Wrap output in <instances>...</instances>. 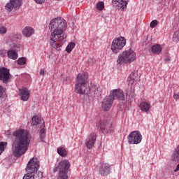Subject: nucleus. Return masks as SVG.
<instances>
[{
  "label": "nucleus",
  "instance_id": "f03ea898",
  "mask_svg": "<svg viewBox=\"0 0 179 179\" xmlns=\"http://www.w3.org/2000/svg\"><path fill=\"white\" fill-rule=\"evenodd\" d=\"M67 26L66 21L59 17V30H54L50 39V45L52 50L61 51V47L66 41V34L64 33V30H66Z\"/></svg>",
  "mask_w": 179,
  "mask_h": 179
},
{
  "label": "nucleus",
  "instance_id": "5701e85b",
  "mask_svg": "<svg viewBox=\"0 0 179 179\" xmlns=\"http://www.w3.org/2000/svg\"><path fill=\"white\" fill-rule=\"evenodd\" d=\"M57 153L62 157H66L68 155V151L64 147H59L57 148Z\"/></svg>",
  "mask_w": 179,
  "mask_h": 179
},
{
  "label": "nucleus",
  "instance_id": "58836bf2",
  "mask_svg": "<svg viewBox=\"0 0 179 179\" xmlns=\"http://www.w3.org/2000/svg\"><path fill=\"white\" fill-rule=\"evenodd\" d=\"M36 3H43L45 0H34Z\"/></svg>",
  "mask_w": 179,
  "mask_h": 179
},
{
  "label": "nucleus",
  "instance_id": "412c9836",
  "mask_svg": "<svg viewBox=\"0 0 179 179\" xmlns=\"http://www.w3.org/2000/svg\"><path fill=\"white\" fill-rule=\"evenodd\" d=\"M140 108L141 111H144V113H148L149 110H150V103L148 102H142L140 103Z\"/></svg>",
  "mask_w": 179,
  "mask_h": 179
},
{
  "label": "nucleus",
  "instance_id": "20e7f679",
  "mask_svg": "<svg viewBox=\"0 0 179 179\" xmlns=\"http://www.w3.org/2000/svg\"><path fill=\"white\" fill-rule=\"evenodd\" d=\"M87 73L77 75V80L76 81L75 92L77 94H90L92 88L86 87L87 85Z\"/></svg>",
  "mask_w": 179,
  "mask_h": 179
},
{
  "label": "nucleus",
  "instance_id": "4c0bfd02",
  "mask_svg": "<svg viewBox=\"0 0 179 179\" xmlns=\"http://www.w3.org/2000/svg\"><path fill=\"white\" fill-rule=\"evenodd\" d=\"M39 73L40 75H43V76H44V75H45V71H44V69H41Z\"/></svg>",
  "mask_w": 179,
  "mask_h": 179
},
{
  "label": "nucleus",
  "instance_id": "aec40b11",
  "mask_svg": "<svg viewBox=\"0 0 179 179\" xmlns=\"http://www.w3.org/2000/svg\"><path fill=\"white\" fill-rule=\"evenodd\" d=\"M162 50H163V48H162V45H160V44H155L151 48L152 54H160L162 52Z\"/></svg>",
  "mask_w": 179,
  "mask_h": 179
},
{
  "label": "nucleus",
  "instance_id": "e433bc0d",
  "mask_svg": "<svg viewBox=\"0 0 179 179\" xmlns=\"http://www.w3.org/2000/svg\"><path fill=\"white\" fill-rule=\"evenodd\" d=\"M173 99H175V100H179V92L173 94Z\"/></svg>",
  "mask_w": 179,
  "mask_h": 179
},
{
  "label": "nucleus",
  "instance_id": "c85d7f7f",
  "mask_svg": "<svg viewBox=\"0 0 179 179\" xmlns=\"http://www.w3.org/2000/svg\"><path fill=\"white\" fill-rule=\"evenodd\" d=\"M57 179H68V172H59Z\"/></svg>",
  "mask_w": 179,
  "mask_h": 179
},
{
  "label": "nucleus",
  "instance_id": "473e14b6",
  "mask_svg": "<svg viewBox=\"0 0 179 179\" xmlns=\"http://www.w3.org/2000/svg\"><path fill=\"white\" fill-rule=\"evenodd\" d=\"M92 89L95 90L94 92V94L96 96H100V92H99V87H97V86L92 87Z\"/></svg>",
  "mask_w": 179,
  "mask_h": 179
},
{
  "label": "nucleus",
  "instance_id": "f8f14e48",
  "mask_svg": "<svg viewBox=\"0 0 179 179\" xmlns=\"http://www.w3.org/2000/svg\"><path fill=\"white\" fill-rule=\"evenodd\" d=\"M114 100V96H112L110 94H109L108 96H106L102 101V110H103V111H108V110L113 107Z\"/></svg>",
  "mask_w": 179,
  "mask_h": 179
},
{
  "label": "nucleus",
  "instance_id": "2eb2a0df",
  "mask_svg": "<svg viewBox=\"0 0 179 179\" xmlns=\"http://www.w3.org/2000/svg\"><path fill=\"white\" fill-rule=\"evenodd\" d=\"M129 0H112L113 5H115L119 10H125Z\"/></svg>",
  "mask_w": 179,
  "mask_h": 179
},
{
  "label": "nucleus",
  "instance_id": "a211bd4d",
  "mask_svg": "<svg viewBox=\"0 0 179 179\" xmlns=\"http://www.w3.org/2000/svg\"><path fill=\"white\" fill-rule=\"evenodd\" d=\"M20 96L22 101H27V100H29V97H30V92H29L27 89L20 90Z\"/></svg>",
  "mask_w": 179,
  "mask_h": 179
},
{
  "label": "nucleus",
  "instance_id": "dca6fc26",
  "mask_svg": "<svg viewBox=\"0 0 179 179\" xmlns=\"http://www.w3.org/2000/svg\"><path fill=\"white\" fill-rule=\"evenodd\" d=\"M111 171V166L108 164H102L99 173L101 176H103V177H106V176H108Z\"/></svg>",
  "mask_w": 179,
  "mask_h": 179
},
{
  "label": "nucleus",
  "instance_id": "0eeeda50",
  "mask_svg": "<svg viewBox=\"0 0 179 179\" xmlns=\"http://www.w3.org/2000/svg\"><path fill=\"white\" fill-rule=\"evenodd\" d=\"M127 45V39L124 36L115 38L111 43V50L113 54H118L122 51V48Z\"/></svg>",
  "mask_w": 179,
  "mask_h": 179
},
{
  "label": "nucleus",
  "instance_id": "f3484780",
  "mask_svg": "<svg viewBox=\"0 0 179 179\" xmlns=\"http://www.w3.org/2000/svg\"><path fill=\"white\" fill-rule=\"evenodd\" d=\"M49 30H59V17L52 19L49 24Z\"/></svg>",
  "mask_w": 179,
  "mask_h": 179
},
{
  "label": "nucleus",
  "instance_id": "9d476101",
  "mask_svg": "<svg viewBox=\"0 0 179 179\" xmlns=\"http://www.w3.org/2000/svg\"><path fill=\"white\" fill-rule=\"evenodd\" d=\"M71 168V163L68 159H64L61 161L58 166L55 167L53 169L54 173H57V171L62 173H68L69 171V169Z\"/></svg>",
  "mask_w": 179,
  "mask_h": 179
},
{
  "label": "nucleus",
  "instance_id": "a19ab883",
  "mask_svg": "<svg viewBox=\"0 0 179 179\" xmlns=\"http://www.w3.org/2000/svg\"><path fill=\"white\" fill-rule=\"evenodd\" d=\"M178 170H179V164L177 165L176 169L174 170L175 173L178 171Z\"/></svg>",
  "mask_w": 179,
  "mask_h": 179
},
{
  "label": "nucleus",
  "instance_id": "ea45409f",
  "mask_svg": "<svg viewBox=\"0 0 179 179\" xmlns=\"http://www.w3.org/2000/svg\"><path fill=\"white\" fill-rule=\"evenodd\" d=\"M170 59H171V57H168L165 58L164 61H165V62H169V61H170Z\"/></svg>",
  "mask_w": 179,
  "mask_h": 179
},
{
  "label": "nucleus",
  "instance_id": "39448f33",
  "mask_svg": "<svg viewBox=\"0 0 179 179\" xmlns=\"http://www.w3.org/2000/svg\"><path fill=\"white\" fill-rule=\"evenodd\" d=\"M97 131L103 135L109 136L111 134H114L115 131V124L107 119H101L96 124Z\"/></svg>",
  "mask_w": 179,
  "mask_h": 179
},
{
  "label": "nucleus",
  "instance_id": "9b49d317",
  "mask_svg": "<svg viewBox=\"0 0 179 179\" xmlns=\"http://www.w3.org/2000/svg\"><path fill=\"white\" fill-rule=\"evenodd\" d=\"M23 0H10V1L6 5V10L7 12H12L14 10H17L20 6H22V2Z\"/></svg>",
  "mask_w": 179,
  "mask_h": 179
},
{
  "label": "nucleus",
  "instance_id": "6e6552de",
  "mask_svg": "<svg viewBox=\"0 0 179 179\" xmlns=\"http://www.w3.org/2000/svg\"><path fill=\"white\" fill-rule=\"evenodd\" d=\"M12 81V75L10 70L6 67H0V82L3 85H8Z\"/></svg>",
  "mask_w": 179,
  "mask_h": 179
},
{
  "label": "nucleus",
  "instance_id": "f704fd0d",
  "mask_svg": "<svg viewBox=\"0 0 179 179\" xmlns=\"http://www.w3.org/2000/svg\"><path fill=\"white\" fill-rule=\"evenodd\" d=\"M6 50H3V49H2V50H0V57H2L3 58L4 57H6Z\"/></svg>",
  "mask_w": 179,
  "mask_h": 179
},
{
  "label": "nucleus",
  "instance_id": "ddd939ff",
  "mask_svg": "<svg viewBox=\"0 0 179 179\" xmlns=\"http://www.w3.org/2000/svg\"><path fill=\"white\" fill-rule=\"evenodd\" d=\"M110 94L112 97H114L115 100H119L120 101H124L125 100V94L122 90L116 89L112 90L110 92Z\"/></svg>",
  "mask_w": 179,
  "mask_h": 179
},
{
  "label": "nucleus",
  "instance_id": "cd10ccee",
  "mask_svg": "<svg viewBox=\"0 0 179 179\" xmlns=\"http://www.w3.org/2000/svg\"><path fill=\"white\" fill-rule=\"evenodd\" d=\"M96 8L97 10H103L104 9V2L103 1H99L96 4Z\"/></svg>",
  "mask_w": 179,
  "mask_h": 179
},
{
  "label": "nucleus",
  "instance_id": "7ed1b4c3",
  "mask_svg": "<svg viewBox=\"0 0 179 179\" xmlns=\"http://www.w3.org/2000/svg\"><path fill=\"white\" fill-rule=\"evenodd\" d=\"M40 169V162L37 157L31 158L27 164L25 174L22 179H43V172L38 171Z\"/></svg>",
  "mask_w": 179,
  "mask_h": 179
},
{
  "label": "nucleus",
  "instance_id": "f257e3e1",
  "mask_svg": "<svg viewBox=\"0 0 179 179\" xmlns=\"http://www.w3.org/2000/svg\"><path fill=\"white\" fill-rule=\"evenodd\" d=\"M6 134L8 136H14L12 139V148L13 155L14 157L19 159L22 157L26 152L30 145L31 141V134L24 129H18L10 134V131H8Z\"/></svg>",
  "mask_w": 179,
  "mask_h": 179
},
{
  "label": "nucleus",
  "instance_id": "c9c22d12",
  "mask_svg": "<svg viewBox=\"0 0 179 179\" xmlns=\"http://www.w3.org/2000/svg\"><path fill=\"white\" fill-rule=\"evenodd\" d=\"M128 80L131 85H134V83H135V78H132L131 76L128 78Z\"/></svg>",
  "mask_w": 179,
  "mask_h": 179
},
{
  "label": "nucleus",
  "instance_id": "c756f323",
  "mask_svg": "<svg viewBox=\"0 0 179 179\" xmlns=\"http://www.w3.org/2000/svg\"><path fill=\"white\" fill-rule=\"evenodd\" d=\"M26 62H27V59H26V57H20L17 61L18 65H24L26 64Z\"/></svg>",
  "mask_w": 179,
  "mask_h": 179
},
{
  "label": "nucleus",
  "instance_id": "4be33fe9",
  "mask_svg": "<svg viewBox=\"0 0 179 179\" xmlns=\"http://www.w3.org/2000/svg\"><path fill=\"white\" fill-rule=\"evenodd\" d=\"M7 56L8 58H10V59H17V52H16V51L15 50H8L7 52Z\"/></svg>",
  "mask_w": 179,
  "mask_h": 179
},
{
  "label": "nucleus",
  "instance_id": "6ab92c4d",
  "mask_svg": "<svg viewBox=\"0 0 179 179\" xmlns=\"http://www.w3.org/2000/svg\"><path fill=\"white\" fill-rule=\"evenodd\" d=\"M22 34L24 37H31L34 34V29L30 27H26L22 31Z\"/></svg>",
  "mask_w": 179,
  "mask_h": 179
},
{
  "label": "nucleus",
  "instance_id": "423d86ee",
  "mask_svg": "<svg viewBox=\"0 0 179 179\" xmlns=\"http://www.w3.org/2000/svg\"><path fill=\"white\" fill-rule=\"evenodd\" d=\"M134 59H136V54L132 49H129L119 55L117 64V65H121V64H131L134 62Z\"/></svg>",
  "mask_w": 179,
  "mask_h": 179
},
{
  "label": "nucleus",
  "instance_id": "393cba45",
  "mask_svg": "<svg viewBox=\"0 0 179 179\" xmlns=\"http://www.w3.org/2000/svg\"><path fill=\"white\" fill-rule=\"evenodd\" d=\"M75 45H76V44L74 42L69 43L66 48V52H68V54H70V52H72V50L75 48Z\"/></svg>",
  "mask_w": 179,
  "mask_h": 179
},
{
  "label": "nucleus",
  "instance_id": "a878e982",
  "mask_svg": "<svg viewBox=\"0 0 179 179\" xmlns=\"http://www.w3.org/2000/svg\"><path fill=\"white\" fill-rule=\"evenodd\" d=\"M47 131L45 130V129H41L40 132H39V135H40V141L41 142H44V141H45V134H46Z\"/></svg>",
  "mask_w": 179,
  "mask_h": 179
},
{
  "label": "nucleus",
  "instance_id": "bb28decb",
  "mask_svg": "<svg viewBox=\"0 0 179 179\" xmlns=\"http://www.w3.org/2000/svg\"><path fill=\"white\" fill-rule=\"evenodd\" d=\"M6 97V88L0 85V99H5Z\"/></svg>",
  "mask_w": 179,
  "mask_h": 179
},
{
  "label": "nucleus",
  "instance_id": "72a5a7b5",
  "mask_svg": "<svg viewBox=\"0 0 179 179\" xmlns=\"http://www.w3.org/2000/svg\"><path fill=\"white\" fill-rule=\"evenodd\" d=\"M20 47H22V45L20 43H13V48H14L15 50H19Z\"/></svg>",
  "mask_w": 179,
  "mask_h": 179
},
{
  "label": "nucleus",
  "instance_id": "7c9ffc66",
  "mask_svg": "<svg viewBox=\"0 0 179 179\" xmlns=\"http://www.w3.org/2000/svg\"><path fill=\"white\" fill-rule=\"evenodd\" d=\"M157 24H158L157 20H152V21L150 22V27L151 29H155V27H156V26H157Z\"/></svg>",
  "mask_w": 179,
  "mask_h": 179
},
{
  "label": "nucleus",
  "instance_id": "2f4dec72",
  "mask_svg": "<svg viewBox=\"0 0 179 179\" xmlns=\"http://www.w3.org/2000/svg\"><path fill=\"white\" fill-rule=\"evenodd\" d=\"M8 31V29L5 27H0V34H6Z\"/></svg>",
  "mask_w": 179,
  "mask_h": 179
},
{
  "label": "nucleus",
  "instance_id": "4468645a",
  "mask_svg": "<svg viewBox=\"0 0 179 179\" xmlns=\"http://www.w3.org/2000/svg\"><path fill=\"white\" fill-rule=\"evenodd\" d=\"M96 139H97V135L95 133H91L86 139L85 145L87 149H92L96 143Z\"/></svg>",
  "mask_w": 179,
  "mask_h": 179
},
{
  "label": "nucleus",
  "instance_id": "b1692460",
  "mask_svg": "<svg viewBox=\"0 0 179 179\" xmlns=\"http://www.w3.org/2000/svg\"><path fill=\"white\" fill-rule=\"evenodd\" d=\"M31 124L33 127L37 126V125L41 124V120H40V118H38V117H37V116H34L31 119Z\"/></svg>",
  "mask_w": 179,
  "mask_h": 179
},
{
  "label": "nucleus",
  "instance_id": "1a4fd4ad",
  "mask_svg": "<svg viewBox=\"0 0 179 179\" xmlns=\"http://www.w3.org/2000/svg\"><path fill=\"white\" fill-rule=\"evenodd\" d=\"M127 139L129 145H139L142 142V134L139 131H134L130 132Z\"/></svg>",
  "mask_w": 179,
  "mask_h": 179
}]
</instances>
